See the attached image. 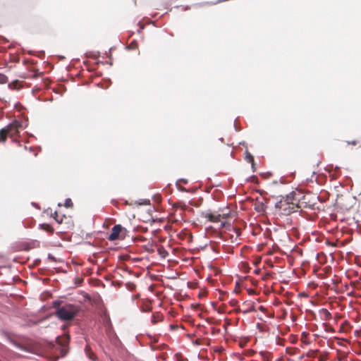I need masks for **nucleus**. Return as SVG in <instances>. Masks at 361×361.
Segmentation results:
<instances>
[{"instance_id":"obj_1","label":"nucleus","mask_w":361,"mask_h":361,"mask_svg":"<svg viewBox=\"0 0 361 361\" xmlns=\"http://www.w3.org/2000/svg\"><path fill=\"white\" fill-rule=\"evenodd\" d=\"M274 212L279 216H288L298 212L297 204L293 200V192L282 197L274 206Z\"/></svg>"},{"instance_id":"obj_2","label":"nucleus","mask_w":361,"mask_h":361,"mask_svg":"<svg viewBox=\"0 0 361 361\" xmlns=\"http://www.w3.org/2000/svg\"><path fill=\"white\" fill-rule=\"evenodd\" d=\"M293 200L297 204L298 209H314L317 204V197L308 192L304 194L301 191H293Z\"/></svg>"},{"instance_id":"obj_3","label":"nucleus","mask_w":361,"mask_h":361,"mask_svg":"<svg viewBox=\"0 0 361 361\" xmlns=\"http://www.w3.org/2000/svg\"><path fill=\"white\" fill-rule=\"evenodd\" d=\"M23 128L22 123L15 120L9 125L2 128L0 131V142H4L7 137L16 140L20 134V130Z\"/></svg>"},{"instance_id":"obj_4","label":"nucleus","mask_w":361,"mask_h":361,"mask_svg":"<svg viewBox=\"0 0 361 361\" xmlns=\"http://www.w3.org/2000/svg\"><path fill=\"white\" fill-rule=\"evenodd\" d=\"M78 311V307L68 304L58 308L56 315L62 321H70L77 315Z\"/></svg>"},{"instance_id":"obj_5","label":"nucleus","mask_w":361,"mask_h":361,"mask_svg":"<svg viewBox=\"0 0 361 361\" xmlns=\"http://www.w3.org/2000/svg\"><path fill=\"white\" fill-rule=\"evenodd\" d=\"M127 232L128 231L126 228L123 227L121 224H116L112 228L111 232L107 238L109 241L123 240L126 236Z\"/></svg>"},{"instance_id":"obj_6","label":"nucleus","mask_w":361,"mask_h":361,"mask_svg":"<svg viewBox=\"0 0 361 361\" xmlns=\"http://www.w3.org/2000/svg\"><path fill=\"white\" fill-rule=\"evenodd\" d=\"M56 342L61 348V355L64 356L68 353V345L69 342L68 336H59L56 338Z\"/></svg>"},{"instance_id":"obj_7","label":"nucleus","mask_w":361,"mask_h":361,"mask_svg":"<svg viewBox=\"0 0 361 361\" xmlns=\"http://www.w3.org/2000/svg\"><path fill=\"white\" fill-rule=\"evenodd\" d=\"M201 216L202 217L207 219L210 222L217 223L221 221L220 217L219 216L218 213H216V211H215L214 212H202Z\"/></svg>"},{"instance_id":"obj_8","label":"nucleus","mask_w":361,"mask_h":361,"mask_svg":"<svg viewBox=\"0 0 361 361\" xmlns=\"http://www.w3.org/2000/svg\"><path fill=\"white\" fill-rule=\"evenodd\" d=\"M216 213H218L221 221L231 218L232 214L231 209L228 207L219 208Z\"/></svg>"},{"instance_id":"obj_9","label":"nucleus","mask_w":361,"mask_h":361,"mask_svg":"<svg viewBox=\"0 0 361 361\" xmlns=\"http://www.w3.org/2000/svg\"><path fill=\"white\" fill-rule=\"evenodd\" d=\"M39 227L41 229L49 233H53L54 231V229L53 228V227L49 224H40L39 225Z\"/></svg>"},{"instance_id":"obj_10","label":"nucleus","mask_w":361,"mask_h":361,"mask_svg":"<svg viewBox=\"0 0 361 361\" xmlns=\"http://www.w3.org/2000/svg\"><path fill=\"white\" fill-rule=\"evenodd\" d=\"M157 252L159 256L162 258H166L169 255V252L163 246L159 247L157 249Z\"/></svg>"},{"instance_id":"obj_11","label":"nucleus","mask_w":361,"mask_h":361,"mask_svg":"<svg viewBox=\"0 0 361 361\" xmlns=\"http://www.w3.org/2000/svg\"><path fill=\"white\" fill-rule=\"evenodd\" d=\"M260 355L263 361H271V354L268 352L261 351Z\"/></svg>"},{"instance_id":"obj_12","label":"nucleus","mask_w":361,"mask_h":361,"mask_svg":"<svg viewBox=\"0 0 361 361\" xmlns=\"http://www.w3.org/2000/svg\"><path fill=\"white\" fill-rule=\"evenodd\" d=\"M321 314L324 317V319L327 321L331 318V313L326 309H322L321 310Z\"/></svg>"},{"instance_id":"obj_13","label":"nucleus","mask_w":361,"mask_h":361,"mask_svg":"<svg viewBox=\"0 0 361 361\" xmlns=\"http://www.w3.org/2000/svg\"><path fill=\"white\" fill-rule=\"evenodd\" d=\"M8 87L12 90H18L20 89V84L18 80H13V82L8 84Z\"/></svg>"},{"instance_id":"obj_14","label":"nucleus","mask_w":361,"mask_h":361,"mask_svg":"<svg viewBox=\"0 0 361 361\" xmlns=\"http://www.w3.org/2000/svg\"><path fill=\"white\" fill-rule=\"evenodd\" d=\"M8 81V78L4 74H0V84H5Z\"/></svg>"},{"instance_id":"obj_15","label":"nucleus","mask_w":361,"mask_h":361,"mask_svg":"<svg viewBox=\"0 0 361 361\" xmlns=\"http://www.w3.org/2000/svg\"><path fill=\"white\" fill-rule=\"evenodd\" d=\"M142 310L145 312H149L152 310V306L149 304H145L142 307Z\"/></svg>"},{"instance_id":"obj_16","label":"nucleus","mask_w":361,"mask_h":361,"mask_svg":"<svg viewBox=\"0 0 361 361\" xmlns=\"http://www.w3.org/2000/svg\"><path fill=\"white\" fill-rule=\"evenodd\" d=\"M53 217L54 218V219L59 224L62 223L63 221V218L62 217H59V214H58V212H55L54 214H53Z\"/></svg>"},{"instance_id":"obj_17","label":"nucleus","mask_w":361,"mask_h":361,"mask_svg":"<svg viewBox=\"0 0 361 361\" xmlns=\"http://www.w3.org/2000/svg\"><path fill=\"white\" fill-rule=\"evenodd\" d=\"M64 206L67 208L72 207L73 206V202L70 198L66 200Z\"/></svg>"},{"instance_id":"obj_18","label":"nucleus","mask_w":361,"mask_h":361,"mask_svg":"<svg viewBox=\"0 0 361 361\" xmlns=\"http://www.w3.org/2000/svg\"><path fill=\"white\" fill-rule=\"evenodd\" d=\"M86 352H87V355H88V357H89V358L90 360H96L97 356H96L95 354H94L92 352L89 353L87 349H86Z\"/></svg>"},{"instance_id":"obj_19","label":"nucleus","mask_w":361,"mask_h":361,"mask_svg":"<svg viewBox=\"0 0 361 361\" xmlns=\"http://www.w3.org/2000/svg\"><path fill=\"white\" fill-rule=\"evenodd\" d=\"M128 47L131 49H135L137 47V43L133 41L128 45Z\"/></svg>"},{"instance_id":"obj_20","label":"nucleus","mask_w":361,"mask_h":361,"mask_svg":"<svg viewBox=\"0 0 361 361\" xmlns=\"http://www.w3.org/2000/svg\"><path fill=\"white\" fill-rule=\"evenodd\" d=\"M177 188L182 192H188V190H186L184 187L181 186L179 183H176Z\"/></svg>"},{"instance_id":"obj_21","label":"nucleus","mask_w":361,"mask_h":361,"mask_svg":"<svg viewBox=\"0 0 361 361\" xmlns=\"http://www.w3.org/2000/svg\"><path fill=\"white\" fill-rule=\"evenodd\" d=\"M159 319V316L157 317L156 315L153 314L152 318V322L155 324H157Z\"/></svg>"},{"instance_id":"obj_22","label":"nucleus","mask_w":361,"mask_h":361,"mask_svg":"<svg viewBox=\"0 0 361 361\" xmlns=\"http://www.w3.org/2000/svg\"><path fill=\"white\" fill-rule=\"evenodd\" d=\"M347 145H357L358 143L357 140H353V141H346Z\"/></svg>"},{"instance_id":"obj_23","label":"nucleus","mask_w":361,"mask_h":361,"mask_svg":"<svg viewBox=\"0 0 361 361\" xmlns=\"http://www.w3.org/2000/svg\"><path fill=\"white\" fill-rule=\"evenodd\" d=\"M177 205H179L180 207H181L182 209L183 210H185L186 208H187V206L186 204L182 203V202H178L176 204Z\"/></svg>"},{"instance_id":"obj_24","label":"nucleus","mask_w":361,"mask_h":361,"mask_svg":"<svg viewBox=\"0 0 361 361\" xmlns=\"http://www.w3.org/2000/svg\"><path fill=\"white\" fill-rule=\"evenodd\" d=\"M177 183H183L184 184H187L188 183V180L186 179H180Z\"/></svg>"},{"instance_id":"obj_25","label":"nucleus","mask_w":361,"mask_h":361,"mask_svg":"<svg viewBox=\"0 0 361 361\" xmlns=\"http://www.w3.org/2000/svg\"><path fill=\"white\" fill-rule=\"evenodd\" d=\"M251 311H254V308L253 307L250 309H247L246 310L244 311V313H247V312H251Z\"/></svg>"},{"instance_id":"obj_26","label":"nucleus","mask_w":361,"mask_h":361,"mask_svg":"<svg viewBox=\"0 0 361 361\" xmlns=\"http://www.w3.org/2000/svg\"><path fill=\"white\" fill-rule=\"evenodd\" d=\"M39 75V73H35L32 77L33 78H37Z\"/></svg>"},{"instance_id":"obj_27","label":"nucleus","mask_w":361,"mask_h":361,"mask_svg":"<svg viewBox=\"0 0 361 361\" xmlns=\"http://www.w3.org/2000/svg\"><path fill=\"white\" fill-rule=\"evenodd\" d=\"M249 159H250V161H252V162H253V161H254V158H253V157L250 156Z\"/></svg>"},{"instance_id":"obj_28","label":"nucleus","mask_w":361,"mask_h":361,"mask_svg":"<svg viewBox=\"0 0 361 361\" xmlns=\"http://www.w3.org/2000/svg\"><path fill=\"white\" fill-rule=\"evenodd\" d=\"M259 310H260L261 311H264V307H262V306H260V307H259Z\"/></svg>"}]
</instances>
